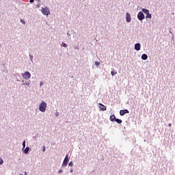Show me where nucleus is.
Listing matches in <instances>:
<instances>
[{
  "label": "nucleus",
  "instance_id": "nucleus-1",
  "mask_svg": "<svg viewBox=\"0 0 175 175\" xmlns=\"http://www.w3.org/2000/svg\"><path fill=\"white\" fill-rule=\"evenodd\" d=\"M46 109H47V103L42 101L39 105V110L40 111H42V113H44V111H46Z\"/></svg>",
  "mask_w": 175,
  "mask_h": 175
},
{
  "label": "nucleus",
  "instance_id": "nucleus-2",
  "mask_svg": "<svg viewBox=\"0 0 175 175\" xmlns=\"http://www.w3.org/2000/svg\"><path fill=\"white\" fill-rule=\"evenodd\" d=\"M41 12L44 16H49L50 14V9L47 7L42 8Z\"/></svg>",
  "mask_w": 175,
  "mask_h": 175
},
{
  "label": "nucleus",
  "instance_id": "nucleus-3",
  "mask_svg": "<svg viewBox=\"0 0 175 175\" xmlns=\"http://www.w3.org/2000/svg\"><path fill=\"white\" fill-rule=\"evenodd\" d=\"M22 77L25 80H28V79H31V73L28 71H26V72H25V73L22 74Z\"/></svg>",
  "mask_w": 175,
  "mask_h": 175
},
{
  "label": "nucleus",
  "instance_id": "nucleus-4",
  "mask_svg": "<svg viewBox=\"0 0 175 175\" xmlns=\"http://www.w3.org/2000/svg\"><path fill=\"white\" fill-rule=\"evenodd\" d=\"M68 162H69V157L68 156V154H66L62 163V167H66V166H68Z\"/></svg>",
  "mask_w": 175,
  "mask_h": 175
},
{
  "label": "nucleus",
  "instance_id": "nucleus-5",
  "mask_svg": "<svg viewBox=\"0 0 175 175\" xmlns=\"http://www.w3.org/2000/svg\"><path fill=\"white\" fill-rule=\"evenodd\" d=\"M137 18L139 20V21H143V20H144V14H143L142 12H138Z\"/></svg>",
  "mask_w": 175,
  "mask_h": 175
},
{
  "label": "nucleus",
  "instance_id": "nucleus-6",
  "mask_svg": "<svg viewBox=\"0 0 175 175\" xmlns=\"http://www.w3.org/2000/svg\"><path fill=\"white\" fill-rule=\"evenodd\" d=\"M126 20L127 23H131V21H132V17H131V14L129 12L126 13Z\"/></svg>",
  "mask_w": 175,
  "mask_h": 175
},
{
  "label": "nucleus",
  "instance_id": "nucleus-7",
  "mask_svg": "<svg viewBox=\"0 0 175 175\" xmlns=\"http://www.w3.org/2000/svg\"><path fill=\"white\" fill-rule=\"evenodd\" d=\"M125 114H129V111L128 109L120 110V116H125Z\"/></svg>",
  "mask_w": 175,
  "mask_h": 175
},
{
  "label": "nucleus",
  "instance_id": "nucleus-8",
  "mask_svg": "<svg viewBox=\"0 0 175 175\" xmlns=\"http://www.w3.org/2000/svg\"><path fill=\"white\" fill-rule=\"evenodd\" d=\"M98 105H99V109L100 110H101V111H106L107 110L106 106H105L102 103H99Z\"/></svg>",
  "mask_w": 175,
  "mask_h": 175
},
{
  "label": "nucleus",
  "instance_id": "nucleus-9",
  "mask_svg": "<svg viewBox=\"0 0 175 175\" xmlns=\"http://www.w3.org/2000/svg\"><path fill=\"white\" fill-rule=\"evenodd\" d=\"M141 49V46L139 43H137L135 44V50H136L137 51H140Z\"/></svg>",
  "mask_w": 175,
  "mask_h": 175
},
{
  "label": "nucleus",
  "instance_id": "nucleus-10",
  "mask_svg": "<svg viewBox=\"0 0 175 175\" xmlns=\"http://www.w3.org/2000/svg\"><path fill=\"white\" fill-rule=\"evenodd\" d=\"M116 119L117 118H116V116H114V115H111L109 118V120H110V121H111V122H116Z\"/></svg>",
  "mask_w": 175,
  "mask_h": 175
},
{
  "label": "nucleus",
  "instance_id": "nucleus-11",
  "mask_svg": "<svg viewBox=\"0 0 175 175\" xmlns=\"http://www.w3.org/2000/svg\"><path fill=\"white\" fill-rule=\"evenodd\" d=\"M142 12L146 15L150 13V11L146 8L142 9Z\"/></svg>",
  "mask_w": 175,
  "mask_h": 175
},
{
  "label": "nucleus",
  "instance_id": "nucleus-12",
  "mask_svg": "<svg viewBox=\"0 0 175 175\" xmlns=\"http://www.w3.org/2000/svg\"><path fill=\"white\" fill-rule=\"evenodd\" d=\"M147 58H148V56L146 54H143L142 55V59H144V61H146V59H147Z\"/></svg>",
  "mask_w": 175,
  "mask_h": 175
},
{
  "label": "nucleus",
  "instance_id": "nucleus-13",
  "mask_svg": "<svg viewBox=\"0 0 175 175\" xmlns=\"http://www.w3.org/2000/svg\"><path fill=\"white\" fill-rule=\"evenodd\" d=\"M111 76H115V75H117V71H116L115 70H112L111 71Z\"/></svg>",
  "mask_w": 175,
  "mask_h": 175
},
{
  "label": "nucleus",
  "instance_id": "nucleus-14",
  "mask_svg": "<svg viewBox=\"0 0 175 175\" xmlns=\"http://www.w3.org/2000/svg\"><path fill=\"white\" fill-rule=\"evenodd\" d=\"M115 122H117L118 124L122 123V120H121V119H116Z\"/></svg>",
  "mask_w": 175,
  "mask_h": 175
},
{
  "label": "nucleus",
  "instance_id": "nucleus-15",
  "mask_svg": "<svg viewBox=\"0 0 175 175\" xmlns=\"http://www.w3.org/2000/svg\"><path fill=\"white\" fill-rule=\"evenodd\" d=\"M28 151H29V147H27L25 149V150H24L25 154H28Z\"/></svg>",
  "mask_w": 175,
  "mask_h": 175
},
{
  "label": "nucleus",
  "instance_id": "nucleus-16",
  "mask_svg": "<svg viewBox=\"0 0 175 175\" xmlns=\"http://www.w3.org/2000/svg\"><path fill=\"white\" fill-rule=\"evenodd\" d=\"M146 18H151V14H147L146 16Z\"/></svg>",
  "mask_w": 175,
  "mask_h": 175
},
{
  "label": "nucleus",
  "instance_id": "nucleus-17",
  "mask_svg": "<svg viewBox=\"0 0 175 175\" xmlns=\"http://www.w3.org/2000/svg\"><path fill=\"white\" fill-rule=\"evenodd\" d=\"M95 65L98 67L99 65H100V63L98 62H95Z\"/></svg>",
  "mask_w": 175,
  "mask_h": 175
},
{
  "label": "nucleus",
  "instance_id": "nucleus-18",
  "mask_svg": "<svg viewBox=\"0 0 175 175\" xmlns=\"http://www.w3.org/2000/svg\"><path fill=\"white\" fill-rule=\"evenodd\" d=\"M68 165H69V166H70L71 167H73V162L70 161Z\"/></svg>",
  "mask_w": 175,
  "mask_h": 175
},
{
  "label": "nucleus",
  "instance_id": "nucleus-19",
  "mask_svg": "<svg viewBox=\"0 0 175 175\" xmlns=\"http://www.w3.org/2000/svg\"><path fill=\"white\" fill-rule=\"evenodd\" d=\"M2 163H3V160L2 158H0V165H2Z\"/></svg>",
  "mask_w": 175,
  "mask_h": 175
},
{
  "label": "nucleus",
  "instance_id": "nucleus-20",
  "mask_svg": "<svg viewBox=\"0 0 175 175\" xmlns=\"http://www.w3.org/2000/svg\"><path fill=\"white\" fill-rule=\"evenodd\" d=\"M23 148H25V141H23Z\"/></svg>",
  "mask_w": 175,
  "mask_h": 175
},
{
  "label": "nucleus",
  "instance_id": "nucleus-21",
  "mask_svg": "<svg viewBox=\"0 0 175 175\" xmlns=\"http://www.w3.org/2000/svg\"><path fill=\"white\" fill-rule=\"evenodd\" d=\"M21 23H22V24H25V21L21 19Z\"/></svg>",
  "mask_w": 175,
  "mask_h": 175
},
{
  "label": "nucleus",
  "instance_id": "nucleus-22",
  "mask_svg": "<svg viewBox=\"0 0 175 175\" xmlns=\"http://www.w3.org/2000/svg\"><path fill=\"white\" fill-rule=\"evenodd\" d=\"M63 47H68V45L65 43H63Z\"/></svg>",
  "mask_w": 175,
  "mask_h": 175
},
{
  "label": "nucleus",
  "instance_id": "nucleus-23",
  "mask_svg": "<svg viewBox=\"0 0 175 175\" xmlns=\"http://www.w3.org/2000/svg\"><path fill=\"white\" fill-rule=\"evenodd\" d=\"M42 151H43V152H44V151H46V146H44V147H43Z\"/></svg>",
  "mask_w": 175,
  "mask_h": 175
},
{
  "label": "nucleus",
  "instance_id": "nucleus-24",
  "mask_svg": "<svg viewBox=\"0 0 175 175\" xmlns=\"http://www.w3.org/2000/svg\"><path fill=\"white\" fill-rule=\"evenodd\" d=\"M34 1H35V0H30L31 3H33Z\"/></svg>",
  "mask_w": 175,
  "mask_h": 175
},
{
  "label": "nucleus",
  "instance_id": "nucleus-25",
  "mask_svg": "<svg viewBox=\"0 0 175 175\" xmlns=\"http://www.w3.org/2000/svg\"><path fill=\"white\" fill-rule=\"evenodd\" d=\"M62 172H63L62 170H59L58 173L60 174V173H62Z\"/></svg>",
  "mask_w": 175,
  "mask_h": 175
},
{
  "label": "nucleus",
  "instance_id": "nucleus-26",
  "mask_svg": "<svg viewBox=\"0 0 175 175\" xmlns=\"http://www.w3.org/2000/svg\"><path fill=\"white\" fill-rule=\"evenodd\" d=\"M40 87H42V85H43V82H40Z\"/></svg>",
  "mask_w": 175,
  "mask_h": 175
},
{
  "label": "nucleus",
  "instance_id": "nucleus-27",
  "mask_svg": "<svg viewBox=\"0 0 175 175\" xmlns=\"http://www.w3.org/2000/svg\"><path fill=\"white\" fill-rule=\"evenodd\" d=\"M168 126H172V123H169Z\"/></svg>",
  "mask_w": 175,
  "mask_h": 175
},
{
  "label": "nucleus",
  "instance_id": "nucleus-28",
  "mask_svg": "<svg viewBox=\"0 0 175 175\" xmlns=\"http://www.w3.org/2000/svg\"><path fill=\"white\" fill-rule=\"evenodd\" d=\"M72 172H73V170H70V172L72 173Z\"/></svg>",
  "mask_w": 175,
  "mask_h": 175
},
{
  "label": "nucleus",
  "instance_id": "nucleus-29",
  "mask_svg": "<svg viewBox=\"0 0 175 175\" xmlns=\"http://www.w3.org/2000/svg\"><path fill=\"white\" fill-rule=\"evenodd\" d=\"M25 175H27V172H25Z\"/></svg>",
  "mask_w": 175,
  "mask_h": 175
},
{
  "label": "nucleus",
  "instance_id": "nucleus-30",
  "mask_svg": "<svg viewBox=\"0 0 175 175\" xmlns=\"http://www.w3.org/2000/svg\"><path fill=\"white\" fill-rule=\"evenodd\" d=\"M20 175H23V174H21Z\"/></svg>",
  "mask_w": 175,
  "mask_h": 175
}]
</instances>
